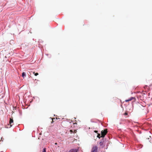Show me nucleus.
I'll use <instances>...</instances> for the list:
<instances>
[{
  "mask_svg": "<svg viewBox=\"0 0 152 152\" xmlns=\"http://www.w3.org/2000/svg\"><path fill=\"white\" fill-rule=\"evenodd\" d=\"M98 148L97 146L93 147L91 152H97Z\"/></svg>",
  "mask_w": 152,
  "mask_h": 152,
  "instance_id": "2",
  "label": "nucleus"
},
{
  "mask_svg": "<svg viewBox=\"0 0 152 152\" xmlns=\"http://www.w3.org/2000/svg\"><path fill=\"white\" fill-rule=\"evenodd\" d=\"M107 133V132L106 130H102L101 131V137H104L105 135Z\"/></svg>",
  "mask_w": 152,
  "mask_h": 152,
  "instance_id": "1",
  "label": "nucleus"
},
{
  "mask_svg": "<svg viewBox=\"0 0 152 152\" xmlns=\"http://www.w3.org/2000/svg\"><path fill=\"white\" fill-rule=\"evenodd\" d=\"M95 132H96V131H95Z\"/></svg>",
  "mask_w": 152,
  "mask_h": 152,
  "instance_id": "12",
  "label": "nucleus"
},
{
  "mask_svg": "<svg viewBox=\"0 0 152 152\" xmlns=\"http://www.w3.org/2000/svg\"><path fill=\"white\" fill-rule=\"evenodd\" d=\"M33 73L36 76H37L38 75V74H39L38 73H35L34 72Z\"/></svg>",
  "mask_w": 152,
  "mask_h": 152,
  "instance_id": "6",
  "label": "nucleus"
},
{
  "mask_svg": "<svg viewBox=\"0 0 152 152\" xmlns=\"http://www.w3.org/2000/svg\"><path fill=\"white\" fill-rule=\"evenodd\" d=\"M75 149H72V150H70V151H69V152H72V151H75Z\"/></svg>",
  "mask_w": 152,
  "mask_h": 152,
  "instance_id": "8",
  "label": "nucleus"
},
{
  "mask_svg": "<svg viewBox=\"0 0 152 152\" xmlns=\"http://www.w3.org/2000/svg\"><path fill=\"white\" fill-rule=\"evenodd\" d=\"M70 131L71 132H72V130H70Z\"/></svg>",
  "mask_w": 152,
  "mask_h": 152,
  "instance_id": "11",
  "label": "nucleus"
},
{
  "mask_svg": "<svg viewBox=\"0 0 152 152\" xmlns=\"http://www.w3.org/2000/svg\"><path fill=\"white\" fill-rule=\"evenodd\" d=\"M151 100H152V98H151Z\"/></svg>",
  "mask_w": 152,
  "mask_h": 152,
  "instance_id": "13",
  "label": "nucleus"
},
{
  "mask_svg": "<svg viewBox=\"0 0 152 152\" xmlns=\"http://www.w3.org/2000/svg\"><path fill=\"white\" fill-rule=\"evenodd\" d=\"M99 144L100 146H102L103 145V142L102 141L101 142L99 143Z\"/></svg>",
  "mask_w": 152,
  "mask_h": 152,
  "instance_id": "7",
  "label": "nucleus"
},
{
  "mask_svg": "<svg viewBox=\"0 0 152 152\" xmlns=\"http://www.w3.org/2000/svg\"><path fill=\"white\" fill-rule=\"evenodd\" d=\"M124 114L125 115H127V113H124Z\"/></svg>",
  "mask_w": 152,
  "mask_h": 152,
  "instance_id": "10",
  "label": "nucleus"
},
{
  "mask_svg": "<svg viewBox=\"0 0 152 152\" xmlns=\"http://www.w3.org/2000/svg\"><path fill=\"white\" fill-rule=\"evenodd\" d=\"M42 152H46V148H44Z\"/></svg>",
  "mask_w": 152,
  "mask_h": 152,
  "instance_id": "9",
  "label": "nucleus"
},
{
  "mask_svg": "<svg viewBox=\"0 0 152 152\" xmlns=\"http://www.w3.org/2000/svg\"><path fill=\"white\" fill-rule=\"evenodd\" d=\"M134 98V97H131L129 99L126 100L125 102H129V101H131Z\"/></svg>",
  "mask_w": 152,
  "mask_h": 152,
  "instance_id": "4",
  "label": "nucleus"
},
{
  "mask_svg": "<svg viewBox=\"0 0 152 152\" xmlns=\"http://www.w3.org/2000/svg\"><path fill=\"white\" fill-rule=\"evenodd\" d=\"M26 76V74L25 72H23L22 73V76L24 78V76Z\"/></svg>",
  "mask_w": 152,
  "mask_h": 152,
  "instance_id": "5",
  "label": "nucleus"
},
{
  "mask_svg": "<svg viewBox=\"0 0 152 152\" xmlns=\"http://www.w3.org/2000/svg\"><path fill=\"white\" fill-rule=\"evenodd\" d=\"M13 121L12 119L11 118H10V126L11 127L12 126V124L13 123Z\"/></svg>",
  "mask_w": 152,
  "mask_h": 152,
  "instance_id": "3",
  "label": "nucleus"
}]
</instances>
